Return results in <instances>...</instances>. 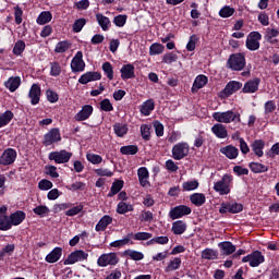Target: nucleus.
I'll list each match as a JSON object with an SVG mask.
<instances>
[{
  "instance_id": "79ce46f5",
  "label": "nucleus",
  "mask_w": 279,
  "mask_h": 279,
  "mask_svg": "<svg viewBox=\"0 0 279 279\" xmlns=\"http://www.w3.org/2000/svg\"><path fill=\"white\" fill-rule=\"evenodd\" d=\"M133 210H134V206L125 202H120L117 206L118 215H125V213H132Z\"/></svg>"
},
{
  "instance_id": "423d86ee",
  "label": "nucleus",
  "mask_w": 279,
  "mask_h": 279,
  "mask_svg": "<svg viewBox=\"0 0 279 279\" xmlns=\"http://www.w3.org/2000/svg\"><path fill=\"white\" fill-rule=\"evenodd\" d=\"M242 263H248L250 267H258L265 263V255L260 251H254L253 253L244 256Z\"/></svg>"
},
{
  "instance_id": "f257e3e1",
  "label": "nucleus",
  "mask_w": 279,
  "mask_h": 279,
  "mask_svg": "<svg viewBox=\"0 0 279 279\" xmlns=\"http://www.w3.org/2000/svg\"><path fill=\"white\" fill-rule=\"evenodd\" d=\"M214 121L220 124L228 123H241V113L232 110L228 111H216L211 114Z\"/></svg>"
},
{
  "instance_id": "f03ea898",
  "label": "nucleus",
  "mask_w": 279,
  "mask_h": 279,
  "mask_svg": "<svg viewBox=\"0 0 279 279\" xmlns=\"http://www.w3.org/2000/svg\"><path fill=\"white\" fill-rule=\"evenodd\" d=\"M227 64L231 71H243L245 69V54L238 52L229 57Z\"/></svg>"
},
{
  "instance_id": "a878e982",
  "label": "nucleus",
  "mask_w": 279,
  "mask_h": 279,
  "mask_svg": "<svg viewBox=\"0 0 279 279\" xmlns=\"http://www.w3.org/2000/svg\"><path fill=\"white\" fill-rule=\"evenodd\" d=\"M96 21L98 25L101 27L102 32H108V29H110V27L112 26V23L110 22V17L101 13L96 14Z\"/></svg>"
},
{
  "instance_id": "680f3d73",
  "label": "nucleus",
  "mask_w": 279,
  "mask_h": 279,
  "mask_svg": "<svg viewBox=\"0 0 279 279\" xmlns=\"http://www.w3.org/2000/svg\"><path fill=\"white\" fill-rule=\"evenodd\" d=\"M199 187V182L197 180L186 181L183 183L184 191H195Z\"/></svg>"
},
{
  "instance_id": "09e8293b",
  "label": "nucleus",
  "mask_w": 279,
  "mask_h": 279,
  "mask_svg": "<svg viewBox=\"0 0 279 279\" xmlns=\"http://www.w3.org/2000/svg\"><path fill=\"white\" fill-rule=\"evenodd\" d=\"M165 51V46L161 44L155 43L149 47V56H160Z\"/></svg>"
},
{
  "instance_id": "c85d7f7f",
  "label": "nucleus",
  "mask_w": 279,
  "mask_h": 279,
  "mask_svg": "<svg viewBox=\"0 0 279 279\" xmlns=\"http://www.w3.org/2000/svg\"><path fill=\"white\" fill-rule=\"evenodd\" d=\"M185 156H189V144L180 143L175 146V160H182Z\"/></svg>"
},
{
  "instance_id": "ddd939ff",
  "label": "nucleus",
  "mask_w": 279,
  "mask_h": 279,
  "mask_svg": "<svg viewBox=\"0 0 279 279\" xmlns=\"http://www.w3.org/2000/svg\"><path fill=\"white\" fill-rule=\"evenodd\" d=\"M43 95V89L39 84L34 83L28 92V97L31 98L32 106H38L40 104V96Z\"/></svg>"
},
{
  "instance_id": "c756f323",
  "label": "nucleus",
  "mask_w": 279,
  "mask_h": 279,
  "mask_svg": "<svg viewBox=\"0 0 279 279\" xmlns=\"http://www.w3.org/2000/svg\"><path fill=\"white\" fill-rule=\"evenodd\" d=\"M124 184L125 182L123 180H116L112 183L111 189L107 194V197H114V195L121 193V190L123 189Z\"/></svg>"
},
{
  "instance_id": "c9c22d12",
  "label": "nucleus",
  "mask_w": 279,
  "mask_h": 279,
  "mask_svg": "<svg viewBox=\"0 0 279 279\" xmlns=\"http://www.w3.org/2000/svg\"><path fill=\"white\" fill-rule=\"evenodd\" d=\"M8 230H12V221L10 216L1 215L0 216V231L8 232Z\"/></svg>"
},
{
  "instance_id": "1a4fd4ad",
  "label": "nucleus",
  "mask_w": 279,
  "mask_h": 279,
  "mask_svg": "<svg viewBox=\"0 0 279 279\" xmlns=\"http://www.w3.org/2000/svg\"><path fill=\"white\" fill-rule=\"evenodd\" d=\"M84 260H88V253L82 250H76L68 255L66 259L63 262V265H75V263H84Z\"/></svg>"
},
{
  "instance_id": "5701e85b",
  "label": "nucleus",
  "mask_w": 279,
  "mask_h": 279,
  "mask_svg": "<svg viewBox=\"0 0 279 279\" xmlns=\"http://www.w3.org/2000/svg\"><path fill=\"white\" fill-rule=\"evenodd\" d=\"M251 148L254 151L255 156H257V158H263V156H265V153L263 151L265 149V141L255 140L251 144Z\"/></svg>"
},
{
  "instance_id": "473e14b6",
  "label": "nucleus",
  "mask_w": 279,
  "mask_h": 279,
  "mask_svg": "<svg viewBox=\"0 0 279 279\" xmlns=\"http://www.w3.org/2000/svg\"><path fill=\"white\" fill-rule=\"evenodd\" d=\"M190 202L197 207L204 206V204H206V195L202 193H194L190 196Z\"/></svg>"
},
{
  "instance_id": "e2e57ef3",
  "label": "nucleus",
  "mask_w": 279,
  "mask_h": 279,
  "mask_svg": "<svg viewBox=\"0 0 279 279\" xmlns=\"http://www.w3.org/2000/svg\"><path fill=\"white\" fill-rule=\"evenodd\" d=\"M153 126L155 129L156 136H165V125L160 123V121L156 120L153 122Z\"/></svg>"
},
{
  "instance_id": "0eeeda50",
  "label": "nucleus",
  "mask_w": 279,
  "mask_h": 279,
  "mask_svg": "<svg viewBox=\"0 0 279 279\" xmlns=\"http://www.w3.org/2000/svg\"><path fill=\"white\" fill-rule=\"evenodd\" d=\"M62 141V135L60 134V129L53 128L50 129L45 135L43 145L45 147H50V145H53V143H60Z\"/></svg>"
},
{
  "instance_id": "393cba45",
  "label": "nucleus",
  "mask_w": 279,
  "mask_h": 279,
  "mask_svg": "<svg viewBox=\"0 0 279 279\" xmlns=\"http://www.w3.org/2000/svg\"><path fill=\"white\" fill-rule=\"evenodd\" d=\"M156 108V105L154 104V99H148L142 104L140 107V112L143 114V117H149L151 112H154V109Z\"/></svg>"
},
{
  "instance_id": "7c9ffc66",
  "label": "nucleus",
  "mask_w": 279,
  "mask_h": 279,
  "mask_svg": "<svg viewBox=\"0 0 279 279\" xmlns=\"http://www.w3.org/2000/svg\"><path fill=\"white\" fill-rule=\"evenodd\" d=\"M132 236H134V233H128L126 236L122 240H116L110 243V247H123L131 243V245H134V242H130Z\"/></svg>"
},
{
  "instance_id": "72a5a7b5",
  "label": "nucleus",
  "mask_w": 279,
  "mask_h": 279,
  "mask_svg": "<svg viewBox=\"0 0 279 279\" xmlns=\"http://www.w3.org/2000/svg\"><path fill=\"white\" fill-rule=\"evenodd\" d=\"M193 213V209L186 205H180L175 207V219H182V217H186L187 215H191Z\"/></svg>"
},
{
  "instance_id": "4d7b16f0",
  "label": "nucleus",
  "mask_w": 279,
  "mask_h": 279,
  "mask_svg": "<svg viewBox=\"0 0 279 279\" xmlns=\"http://www.w3.org/2000/svg\"><path fill=\"white\" fill-rule=\"evenodd\" d=\"M151 236H154V234L149 232H137L135 234L133 233L132 239H134V241H149Z\"/></svg>"
},
{
  "instance_id": "a211bd4d",
  "label": "nucleus",
  "mask_w": 279,
  "mask_h": 279,
  "mask_svg": "<svg viewBox=\"0 0 279 279\" xmlns=\"http://www.w3.org/2000/svg\"><path fill=\"white\" fill-rule=\"evenodd\" d=\"M120 73L121 78L124 80V82L126 80H134V77H136V74L134 73V64L132 63L122 65Z\"/></svg>"
},
{
  "instance_id": "bf43d9fd",
  "label": "nucleus",
  "mask_w": 279,
  "mask_h": 279,
  "mask_svg": "<svg viewBox=\"0 0 279 279\" xmlns=\"http://www.w3.org/2000/svg\"><path fill=\"white\" fill-rule=\"evenodd\" d=\"M100 110H102V112H112V110H114V107L112 106V102H110V99L105 98L100 101Z\"/></svg>"
},
{
  "instance_id": "dca6fc26",
  "label": "nucleus",
  "mask_w": 279,
  "mask_h": 279,
  "mask_svg": "<svg viewBox=\"0 0 279 279\" xmlns=\"http://www.w3.org/2000/svg\"><path fill=\"white\" fill-rule=\"evenodd\" d=\"M220 154L229 158V160H236V158H239V148L233 145H228L220 148Z\"/></svg>"
},
{
  "instance_id": "a19ab883",
  "label": "nucleus",
  "mask_w": 279,
  "mask_h": 279,
  "mask_svg": "<svg viewBox=\"0 0 279 279\" xmlns=\"http://www.w3.org/2000/svg\"><path fill=\"white\" fill-rule=\"evenodd\" d=\"M218 256H219V253H217V251L213 248H205L202 252V258L204 260H217Z\"/></svg>"
},
{
  "instance_id": "37998d69",
  "label": "nucleus",
  "mask_w": 279,
  "mask_h": 279,
  "mask_svg": "<svg viewBox=\"0 0 279 279\" xmlns=\"http://www.w3.org/2000/svg\"><path fill=\"white\" fill-rule=\"evenodd\" d=\"M102 71L110 81L114 80V68L112 66V63L109 61L102 63Z\"/></svg>"
},
{
  "instance_id": "b1692460",
  "label": "nucleus",
  "mask_w": 279,
  "mask_h": 279,
  "mask_svg": "<svg viewBox=\"0 0 279 279\" xmlns=\"http://www.w3.org/2000/svg\"><path fill=\"white\" fill-rule=\"evenodd\" d=\"M62 258V247L57 246L54 247L45 258L46 263H58Z\"/></svg>"
},
{
  "instance_id": "603ef678",
  "label": "nucleus",
  "mask_w": 279,
  "mask_h": 279,
  "mask_svg": "<svg viewBox=\"0 0 279 279\" xmlns=\"http://www.w3.org/2000/svg\"><path fill=\"white\" fill-rule=\"evenodd\" d=\"M14 250H16V246L14 244H8L0 251V260H3V257L8 254L9 256H12L14 254Z\"/></svg>"
},
{
  "instance_id": "ea45409f",
  "label": "nucleus",
  "mask_w": 279,
  "mask_h": 279,
  "mask_svg": "<svg viewBox=\"0 0 279 279\" xmlns=\"http://www.w3.org/2000/svg\"><path fill=\"white\" fill-rule=\"evenodd\" d=\"M71 49V41L62 40L59 41L54 47V53H66Z\"/></svg>"
},
{
  "instance_id": "0e129e2a",
  "label": "nucleus",
  "mask_w": 279,
  "mask_h": 279,
  "mask_svg": "<svg viewBox=\"0 0 279 279\" xmlns=\"http://www.w3.org/2000/svg\"><path fill=\"white\" fill-rule=\"evenodd\" d=\"M68 191H84L86 189V183L77 181L71 185H66Z\"/></svg>"
},
{
  "instance_id": "e433bc0d",
  "label": "nucleus",
  "mask_w": 279,
  "mask_h": 279,
  "mask_svg": "<svg viewBox=\"0 0 279 279\" xmlns=\"http://www.w3.org/2000/svg\"><path fill=\"white\" fill-rule=\"evenodd\" d=\"M51 19H53V15L49 11H43L37 20V25H47V23H51Z\"/></svg>"
},
{
  "instance_id": "20e7f679",
  "label": "nucleus",
  "mask_w": 279,
  "mask_h": 279,
  "mask_svg": "<svg viewBox=\"0 0 279 279\" xmlns=\"http://www.w3.org/2000/svg\"><path fill=\"white\" fill-rule=\"evenodd\" d=\"M19 158V153L14 148H7L2 151L0 156V167H10L16 162Z\"/></svg>"
},
{
  "instance_id": "2f4dec72",
  "label": "nucleus",
  "mask_w": 279,
  "mask_h": 279,
  "mask_svg": "<svg viewBox=\"0 0 279 279\" xmlns=\"http://www.w3.org/2000/svg\"><path fill=\"white\" fill-rule=\"evenodd\" d=\"M113 132L116 136H118L119 138H123V136H125V134L130 132V129L128 128V124L116 123L113 125Z\"/></svg>"
},
{
  "instance_id": "49530a36",
  "label": "nucleus",
  "mask_w": 279,
  "mask_h": 279,
  "mask_svg": "<svg viewBox=\"0 0 279 279\" xmlns=\"http://www.w3.org/2000/svg\"><path fill=\"white\" fill-rule=\"evenodd\" d=\"M141 136L144 141H151V126L148 124H142Z\"/></svg>"
},
{
  "instance_id": "a18cd8bd",
  "label": "nucleus",
  "mask_w": 279,
  "mask_h": 279,
  "mask_svg": "<svg viewBox=\"0 0 279 279\" xmlns=\"http://www.w3.org/2000/svg\"><path fill=\"white\" fill-rule=\"evenodd\" d=\"M86 23H87V21L84 17L75 20L72 25V29H73L74 34H80V32H82V29H84V26L86 25Z\"/></svg>"
},
{
  "instance_id": "8fccbe9b",
  "label": "nucleus",
  "mask_w": 279,
  "mask_h": 279,
  "mask_svg": "<svg viewBox=\"0 0 279 279\" xmlns=\"http://www.w3.org/2000/svg\"><path fill=\"white\" fill-rule=\"evenodd\" d=\"M125 23H128L126 14H119L113 17V24L116 25V27H125Z\"/></svg>"
},
{
  "instance_id": "f3484780",
  "label": "nucleus",
  "mask_w": 279,
  "mask_h": 279,
  "mask_svg": "<svg viewBox=\"0 0 279 279\" xmlns=\"http://www.w3.org/2000/svg\"><path fill=\"white\" fill-rule=\"evenodd\" d=\"M218 247L222 256H230L231 254H234L236 252V246L230 241L220 242L218 244Z\"/></svg>"
},
{
  "instance_id": "9d476101",
  "label": "nucleus",
  "mask_w": 279,
  "mask_h": 279,
  "mask_svg": "<svg viewBox=\"0 0 279 279\" xmlns=\"http://www.w3.org/2000/svg\"><path fill=\"white\" fill-rule=\"evenodd\" d=\"M71 70L72 73H82L84 69H86V63L84 62V53L82 51H77L71 61Z\"/></svg>"
},
{
  "instance_id": "9b49d317",
  "label": "nucleus",
  "mask_w": 279,
  "mask_h": 279,
  "mask_svg": "<svg viewBox=\"0 0 279 279\" xmlns=\"http://www.w3.org/2000/svg\"><path fill=\"white\" fill-rule=\"evenodd\" d=\"M119 263V257L117 253L102 254L97 259L98 267H108V265H117Z\"/></svg>"
},
{
  "instance_id": "de8ad7c7",
  "label": "nucleus",
  "mask_w": 279,
  "mask_h": 279,
  "mask_svg": "<svg viewBox=\"0 0 279 279\" xmlns=\"http://www.w3.org/2000/svg\"><path fill=\"white\" fill-rule=\"evenodd\" d=\"M62 73V66L59 62H50V75L51 77H58Z\"/></svg>"
},
{
  "instance_id": "f8f14e48",
  "label": "nucleus",
  "mask_w": 279,
  "mask_h": 279,
  "mask_svg": "<svg viewBox=\"0 0 279 279\" xmlns=\"http://www.w3.org/2000/svg\"><path fill=\"white\" fill-rule=\"evenodd\" d=\"M243 88V83L239 81H230L223 90L220 93L221 97H230L231 95H234L238 90H241Z\"/></svg>"
},
{
  "instance_id": "4be33fe9",
  "label": "nucleus",
  "mask_w": 279,
  "mask_h": 279,
  "mask_svg": "<svg viewBox=\"0 0 279 279\" xmlns=\"http://www.w3.org/2000/svg\"><path fill=\"white\" fill-rule=\"evenodd\" d=\"M5 88L10 90V93H16L19 90V86H21V76H11L7 82H4Z\"/></svg>"
},
{
  "instance_id": "3c124183",
  "label": "nucleus",
  "mask_w": 279,
  "mask_h": 279,
  "mask_svg": "<svg viewBox=\"0 0 279 279\" xmlns=\"http://www.w3.org/2000/svg\"><path fill=\"white\" fill-rule=\"evenodd\" d=\"M234 14V8H231L230 5H225L219 11V16L221 19H230Z\"/></svg>"
},
{
  "instance_id": "774afa93",
  "label": "nucleus",
  "mask_w": 279,
  "mask_h": 279,
  "mask_svg": "<svg viewBox=\"0 0 279 279\" xmlns=\"http://www.w3.org/2000/svg\"><path fill=\"white\" fill-rule=\"evenodd\" d=\"M266 155L268 158H276V156H279V143L274 144Z\"/></svg>"
},
{
  "instance_id": "5fc2aeb1",
  "label": "nucleus",
  "mask_w": 279,
  "mask_h": 279,
  "mask_svg": "<svg viewBox=\"0 0 279 279\" xmlns=\"http://www.w3.org/2000/svg\"><path fill=\"white\" fill-rule=\"evenodd\" d=\"M86 158L88 162H92V165H101V162H104V158L97 154L87 153Z\"/></svg>"
},
{
  "instance_id": "bb28decb",
  "label": "nucleus",
  "mask_w": 279,
  "mask_h": 279,
  "mask_svg": "<svg viewBox=\"0 0 279 279\" xmlns=\"http://www.w3.org/2000/svg\"><path fill=\"white\" fill-rule=\"evenodd\" d=\"M112 223V217L105 215L95 227L96 232H106V229Z\"/></svg>"
},
{
  "instance_id": "cd10ccee",
  "label": "nucleus",
  "mask_w": 279,
  "mask_h": 279,
  "mask_svg": "<svg viewBox=\"0 0 279 279\" xmlns=\"http://www.w3.org/2000/svg\"><path fill=\"white\" fill-rule=\"evenodd\" d=\"M9 217L11 219V226H21L23 220L26 219L27 214H25V211L23 210H16L13 214H11Z\"/></svg>"
},
{
  "instance_id": "58836bf2",
  "label": "nucleus",
  "mask_w": 279,
  "mask_h": 279,
  "mask_svg": "<svg viewBox=\"0 0 279 279\" xmlns=\"http://www.w3.org/2000/svg\"><path fill=\"white\" fill-rule=\"evenodd\" d=\"M248 167L253 173H267L269 171V167L260 162H251Z\"/></svg>"
},
{
  "instance_id": "13d9d810",
  "label": "nucleus",
  "mask_w": 279,
  "mask_h": 279,
  "mask_svg": "<svg viewBox=\"0 0 279 279\" xmlns=\"http://www.w3.org/2000/svg\"><path fill=\"white\" fill-rule=\"evenodd\" d=\"M84 210V205L78 204L65 211L66 217H75V215H80Z\"/></svg>"
},
{
  "instance_id": "338daca9",
  "label": "nucleus",
  "mask_w": 279,
  "mask_h": 279,
  "mask_svg": "<svg viewBox=\"0 0 279 279\" xmlns=\"http://www.w3.org/2000/svg\"><path fill=\"white\" fill-rule=\"evenodd\" d=\"M186 232V222L182 220L175 221V234H184Z\"/></svg>"
},
{
  "instance_id": "412c9836",
  "label": "nucleus",
  "mask_w": 279,
  "mask_h": 279,
  "mask_svg": "<svg viewBox=\"0 0 279 279\" xmlns=\"http://www.w3.org/2000/svg\"><path fill=\"white\" fill-rule=\"evenodd\" d=\"M208 84V76L204 74H199L195 77L193 86H192V93H197V90H201V88H204Z\"/></svg>"
},
{
  "instance_id": "6ab92c4d",
  "label": "nucleus",
  "mask_w": 279,
  "mask_h": 279,
  "mask_svg": "<svg viewBox=\"0 0 279 279\" xmlns=\"http://www.w3.org/2000/svg\"><path fill=\"white\" fill-rule=\"evenodd\" d=\"M211 132L216 138H227L228 137V129L226 125L221 123H216L211 126Z\"/></svg>"
},
{
  "instance_id": "4468645a",
  "label": "nucleus",
  "mask_w": 279,
  "mask_h": 279,
  "mask_svg": "<svg viewBox=\"0 0 279 279\" xmlns=\"http://www.w3.org/2000/svg\"><path fill=\"white\" fill-rule=\"evenodd\" d=\"M101 80V73L95 72V71H89L84 73L80 78H78V84L86 85L90 82H99Z\"/></svg>"
},
{
  "instance_id": "f704fd0d",
  "label": "nucleus",
  "mask_w": 279,
  "mask_h": 279,
  "mask_svg": "<svg viewBox=\"0 0 279 279\" xmlns=\"http://www.w3.org/2000/svg\"><path fill=\"white\" fill-rule=\"evenodd\" d=\"M12 119H14V112H12L11 110L4 111L0 116V129L5 128V125H10V122L12 121Z\"/></svg>"
},
{
  "instance_id": "69168bd1",
  "label": "nucleus",
  "mask_w": 279,
  "mask_h": 279,
  "mask_svg": "<svg viewBox=\"0 0 279 279\" xmlns=\"http://www.w3.org/2000/svg\"><path fill=\"white\" fill-rule=\"evenodd\" d=\"M14 16L16 25H21L23 23V9L21 7H14Z\"/></svg>"
},
{
  "instance_id": "6e6d98bb",
  "label": "nucleus",
  "mask_w": 279,
  "mask_h": 279,
  "mask_svg": "<svg viewBox=\"0 0 279 279\" xmlns=\"http://www.w3.org/2000/svg\"><path fill=\"white\" fill-rule=\"evenodd\" d=\"M23 51H25V43L23 40H17L13 47L14 56H23Z\"/></svg>"
},
{
  "instance_id": "7ed1b4c3",
  "label": "nucleus",
  "mask_w": 279,
  "mask_h": 279,
  "mask_svg": "<svg viewBox=\"0 0 279 279\" xmlns=\"http://www.w3.org/2000/svg\"><path fill=\"white\" fill-rule=\"evenodd\" d=\"M232 184V175L225 174L220 181L214 184V191L219 193V195H229L230 185Z\"/></svg>"
},
{
  "instance_id": "864d4df0",
  "label": "nucleus",
  "mask_w": 279,
  "mask_h": 279,
  "mask_svg": "<svg viewBox=\"0 0 279 279\" xmlns=\"http://www.w3.org/2000/svg\"><path fill=\"white\" fill-rule=\"evenodd\" d=\"M124 254L125 256H130L132 260H143L145 258V255L138 251L126 250Z\"/></svg>"
},
{
  "instance_id": "052dcab7",
  "label": "nucleus",
  "mask_w": 279,
  "mask_h": 279,
  "mask_svg": "<svg viewBox=\"0 0 279 279\" xmlns=\"http://www.w3.org/2000/svg\"><path fill=\"white\" fill-rule=\"evenodd\" d=\"M46 97L50 104H58L60 96L53 89L46 90Z\"/></svg>"
},
{
  "instance_id": "aec40b11",
  "label": "nucleus",
  "mask_w": 279,
  "mask_h": 279,
  "mask_svg": "<svg viewBox=\"0 0 279 279\" xmlns=\"http://www.w3.org/2000/svg\"><path fill=\"white\" fill-rule=\"evenodd\" d=\"M258 86H260V78H253L244 84L242 92L245 94L256 93L258 90Z\"/></svg>"
},
{
  "instance_id": "4c0bfd02",
  "label": "nucleus",
  "mask_w": 279,
  "mask_h": 279,
  "mask_svg": "<svg viewBox=\"0 0 279 279\" xmlns=\"http://www.w3.org/2000/svg\"><path fill=\"white\" fill-rule=\"evenodd\" d=\"M122 156H136L138 154V145H128L120 148Z\"/></svg>"
},
{
  "instance_id": "39448f33",
  "label": "nucleus",
  "mask_w": 279,
  "mask_h": 279,
  "mask_svg": "<svg viewBox=\"0 0 279 279\" xmlns=\"http://www.w3.org/2000/svg\"><path fill=\"white\" fill-rule=\"evenodd\" d=\"M71 158H73V153H69L66 149L51 151L48 155V159L53 160L56 165H65Z\"/></svg>"
},
{
  "instance_id": "2eb2a0df",
  "label": "nucleus",
  "mask_w": 279,
  "mask_h": 279,
  "mask_svg": "<svg viewBox=\"0 0 279 279\" xmlns=\"http://www.w3.org/2000/svg\"><path fill=\"white\" fill-rule=\"evenodd\" d=\"M93 111H94L93 106L85 105V106L82 107V110H80L75 114L74 119H75V121H78V122L80 121H87V119H90V116L93 114Z\"/></svg>"
},
{
  "instance_id": "6e6552de",
  "label": "nucleus",
  "mask_w": 279,
  "mask_h": 279,
  "mask_svg": "<svg viewBox=\"0 0 279 279\" xmlns=\"http://www.w3.org/2000/svg\"><path fill=\"white\" fill-rule=\"evenodd\" d=\"M263 39V35L258 32H251L246 38V49L248 51H258L260 49V40Z\"/></svg>"
},
{
  "instance_id": "c03bdc74",
  "label": "nucleus",
  "mask_w": 279,
  "mask_h": 279,
  "mask_svg": "<svg viewBox=\"0 0 279 279\" xmlns=\"http://www.w3.org/2000/svg\"><path fill=\"white\" fill-rule=\"evenodd\" d=\"M34 215H37L38 217H47L50 213L49 207L47 205H38L35 208H33Z\"/></svg>"
}]
</instances>
